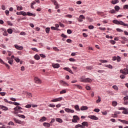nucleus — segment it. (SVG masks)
<instances>
[{
    "label": "nucleus",
    "mask_w": 128,
    "mask_h": 128,
    "mask_svg": "<svg viewBox=\"0 0 128 128\" xmlns=\"http://www.w3.org/2000/svg\"><path fill=\"white\" fill-rule=\"evenodd\" d=\"M113 24H120V26H127L128 28V24L124 22L122 20H114L112 21Z\"/></svg>",
    "instance_id": "obj_1"
},
{
    "label": "nucleus",
    "mask_w": 128,
    "mask_h": 128,
    "mask_svg": "<svg viewBox=\"0 0 128 128\" xmlns=\"http://www.w3.org/2000/svg\"><path fill=\"white\" fill-rule=\"evenodd\" d=\"M34 80L36 84H42V80H40V79L38 77H34Z\"/></svg>",
    "instance_id": "obj_2"
},
{
    "label": "nucleus",
    "mask_w": 128,
    "mask_h": 128,
    "mask_svg": "<svg viewBox=\"0 0 128 128\" xmlns=\"http://www.w3.org/2000/svg\"><path fill=\"white\" fill-rule=\"evenodd\" d=\"M60 100H62V97H60L58 98H56V99H54L51 100L52 102H60Z\"/></svg>",
    "instance_id": "obj_3"
},
{
    "label": "nucleus",
    "mask_w": 128,
    "mask_h": 128,
    "mask_svg": "<svg viewBox=\"0 0 128 128\" xmlns=\"http://www.w3.org/2000/svg\"><path fill=\"white\" fill-rule=\"evenodd\" d=\"M82 20H86V17H84V15H80L79 18L78 19V22H84Z\"/></svg>",
    "instance_id": "obj_4"
},
{
    "label": "nucleus",
    "mask_w": 128,
    "mask_h": 128,
    "mask_svg": "<svg viewBox=\"0 0 128 128\" xmlns=\"http://www.w3.org/2000/svg\"><path fill=\"white\" fill-rule=\"evenodd\" d=\"M88 118H90L91 120H98V118L94 116L90 115L88 116Z\"/></svg>",
    "instance_id": "obj_5"
},
{
    "label": "nucleus",
    "mask_w": 128,
    "mask_h": 128,
    "mask_svg": "<svg viewBox=\"0 0 128 128\" xmlns=\"http://www.w3.org/2000/svg\"><path fill=\"white\" fill-rule=\"evenodd\" d=\"M78 116H73V120H72V122H78Z\"/></svg>",
    "instance_id": "obj_6"
},
{
    "label": "nucleus",
    "mask_w": 128,
    "mask_h": 128,
    "mask_svg": "<svg viewBox=\"0 0 128 128\" xmlns=\"http://www.w3.org/2000/svg\"><path fill=\"white\" fill-rule=\"evenodd\" d=\"M64 110H66V112H70L71 114H74V110L70 109L68 108H66Z\"/></svg>",
    "instance_id": "obj_7"
},
{
    "label": "nucleus",
    "mask_w": 128,
    "mask_h": 128,
    "mask_svg": "<svg viewBox=\"0 0 128 128\" xmlns=\"http://www.w3.org/2000/svg\"><path fill=\"white\" fill-rule=\"evenodd\" d=\"M52 2L54 3V6H56V8L58 9V8H60V6H58V2L56 0H51Z\"/></svg>",
    "instance_id": "obj_8"
},
{
    "label": "nucleus",
    "mask_w": 128,
    "mask_h": 128,
    "mask_svg": "<svg viewBox=\"0 0 128 128\" xmlns=\"http://www.w3.org/2000/svg\"><path fill=\"white\" fill-rule=\"evenodd\" d=\"M60 82L64 86H68V84L64 80H60Z\"/></svg>",
    "instance_id": "obj_9"
},
{
    "label": "nucleus",
    "mask_w": 128,
    "mask_h": 128,
    "mask_svg": "<svg viewBox=\"0 0 128 128\" xmlns=\"http://www.w3.org/2000/svg\"><path fill=\"white\" fill-rule=\"evenodd\" d=\"M15 112H18V110H22V108L19 106H16L14 108Z\"/></svg>",
    "instance_id": "obj_10"
},
{
    "label": "nucleus",
    "mask_w": 128,
    "mask_h": 128,
    "mask_svg": "<svg viewBox=\"0 0 128 128\" xmlns=\"http://www.w3.org/2000/svg\"><path fill=\"white\" fill-rule=\"evenodd\" d=\"M52 66L54 68H60V64H52Z\"/></svg>",
    "instance_id": "obj_11"
},
{
    "label": "nucleus",
    "mask_w": 128,
    "mask_h": 128,
    "mask_svg": "<svg viewBox=\"0 0 128 128\" xmlns=\"http://www.w3.org/2000/svg\"><path fill=\"white\" fill-rule=\"evenodd\" d=\"M14 120L16 122V124H22V121L16 119V118H13Z\"/></svg>",
    "instance_id": "obj_12"
},
{
    "label": "nucleus",
    "mask_w": 128,
    "mask_h": 128,
    "mask_svg": "<svg viewBox=\"0 0 128 128\" xmlns=\"http://www.w3.org/2000/svg\"><path fill=\"white\" fill-rule=\"evenodd\" d=\"M14 47L16 48L17 50H22L24 48L22 46H20L18 45H14Z\"/></svg>",
    "instance_id": "obj_13"
},
{
    "label": "nucleus",
    "mask_w": 128,
    "mask_h": 128,
    "mask_svg": "<svg viewBox=\"0 0 128 128\" xmlns=\"http://www.w3.org/2000/svg\"><path fill=\"white\" fill-rule=\"evenodd\" d=\"M88 110V108L87 106H82L80 107V110Z\"/></svg>",
    "instance_id": "obj_14"
},
{
    "label": "nucleus",
    "mask_w": 128,
    "mask_h": 128,
    "mask_svg": "<svg viewBox=\"0 0 128 128\" xmlns=\"http://www.w3.org/2000/svg\"><path fill=\"white\" fill-rule=\"evenodd\" d=\"M46 118L45 116H42V118H41L39 120V122H46Z\"/></svg>",
    "instance_id": "obj_15"
},
{
    "label": "nucleus",
    "mask_w": 128,
    "mask_h": 128,
    "mask_svg": "<svg viewBox=\"0 0 128 128\" xmlns=\"http://www.w3.org/2000/svg\"><path fill=\"white\" fill-rule=\"evenodd\" d=\"M118 120H119V122H122V124H128V121H126V120H122L120 119H118Z\"/></svg>",
    "instance_id": "obj_16"
},
{
    "label": "nucleus",
    "mask_w": 128,
    "mask_h": 128,
    "mask_svg": "<svg viewBox=\"0 0 128 128\" xmlns=\"http://www.w3.org/2000/svg\"><path fill=\"white\" fill-rule=\"evenodd\" d=\"M82 126H88V123L86 122H84L82 123Z\"/></svg>",
    "instance_id": "obj_17"
},
{
    "label": "nucleus",
    "mask_w": 128,
    "mask_h": 128,
    "mask_svg": "<svg viewBox=\"0 0 128 128\" xmlns=\"http://www.w3.org/2000/svg\"><path fill=\"white\" fill-rule=\"evenodd\" d=\"M43 126L46 128H50V124L48 122H44Z\"/></svg>",
    "instance_id": "obj_18"
},
{
    "label": "nucleus",
    "mask_w": 128,
    "mask_h": 128,
    "mask_svg": "<svg viewBox=\"0 0 128 128\" xmlns=\"http://www.w3.org/2000/svg\"><path fill=\"white\" fill-rule=\"evenodd\" d=\"M122 114H128V109L125 108V110H123Z\"/></svg>",
    "instance_id": "obj_19"
},
{
    "label": "nucleus",
    "mask_w": 128,
    "mask_h": 128,
    "mask_svg": "<svg viewBox=\"0 0 128 128\" xmlns=\"http://www.w3.org/2000/svg\"><path fill=\"white\" fill-rule=\"evenodd\" d=\"M26 16H36V14H33L32 12H28L26 13Z\"/></svg>",
    "instance_id": "obj_20"
},
{
    "label": "nucleus",
    "mask_w": 128,
    "mask_h": 128,
    "mask_svg": "<svg viewBox=\"0 0 128 128\" xmlns=\"http://www.w3.org/2000/svg\"><path fill=\"white\" fill-rule=\"evenodd\" d=\"M92 80L90 78H85V80L84 81V82H92Z\"/></svg>",
    "instance_id": "obj_21"
},
{
    "label": "nucleus",
    "mask_w": 128,
    "mask_h": 128,
    "mask_svg": "<svg viewBox=\"0 0 128 128\" xmlns=\"http://www.w3.org/2000/svg\"><path fill=\"white\" fill-rule=\"evenodd\" d=\"M86 80V78H84V76H82L80 78V82H84V80Z\"/></svg>",
    "instance_id": "obj_22"
},
{
    "label": "nucleus",
    "mask_w": 128,
    "mask_h": 128,
    "mask_svg": "<svg viewBox=\"0 0 128 128\" xmlns=\"http://www.w3.org/2000/svg\"><path fill=\"white\" fill-rule=\"evenodd\" d=\"M111 4H118V0H113L112 1Z\"/></svg>",
    "instance_id": "obj_23"
},
{
    "label": "nucleus",
    "mask_w": 128,
    "mask_h": 128,
    "mask_svg": "<svg viewBox=\"0 0 128 128\" xmlns=\"http://www.w3.org/2000/svg\"><path fill=\"white\" fill-rule=\"evenodd\" d=\"M56 122H60V124L62 122V120L60 118H56Z\"/></svg>",
    "instance_id": "obj_24"
},
{
    "label": "nucleus",
    "mask_w": 128,
    "mask_h": 128,
    "mask_svg": "<svg viewBox=\"0 0 128 128\" xmlns=\"http://www.w3.org/2000/svg\"><path fill=\"white\" fill-rule=\"evenodd\" d=\"M34 58H35V60H40V57L38 54H36L34 56Z\"/></svg>",
    "instance_id": "obj_25"
},
{
    "label": "nucleus",
    "mask_w": 128,
    "mask_h": 128,
    "mask_svg": "<svg viewBox=\"0 0 128 128\" xmlns=\"http://www.w3.org/2000/svg\"><path fill=\"white\" fill-rule=\"evenodd\" d=\"M74 108L78 112H80V107L78 106V105L75 106H74Z\"/></svg>",
    "instance_id": "obj_26"
},
{
    "label": "nucleus",
    "mask_w": 128,
    "mask_h": 128,
    "mask_svg": "<svg viewBox=\"0 0 128 128\" xmlns=\"http://www.w3.org/2000/svg\"><path fill=\"white\" fill-rule=\"evenodd\" d=\"M17 116H18L19 118H26V116L22 114H17Z\"/></svg>",
    "instance_id": "obj_27"
},
{
    "label": "nucleus",
    "mask_w": 128,
    "mask_h": 128,
    "mask_svg": "<svg viewBox=\"0 0 128 128\" xmlns=\"http://www.w3.org/2000/svg\"><path fill=\"white\" fill-rule=\"evenodd\" d=\"M76 128H84V126H82L80 124H78L75 126Z\"/></svg>",
    "instance_id": "obj_28"
},
{
    "label": "nucleus",
    "mask_w": 128,
    "mask_h": 128,
    "mask_svg": "<svg viewBox=\"0 0 128 128\" xmlns=\"http://www.w3.org/2000/svg\"><path fill=\"white\" fill-rule=\"evenodd\" d=\"M98 100H96V104H98V102H100L101 100H102V99L100 98V96H98Z\"/></svg>",
    "instance_id": "obj_29"
},
{
    "label": "nucleus",
    "mask_w": 128,
    "mask_h": 128,
    "mask_svg": "<svg viewBox=\"0 0 128 128\" xmlns=\"http://www.w3.org/2000/svg\"><path fill=\"white\" fill-rule=\"evenodd\" d=\"M112 88L114 90H118V87L116 85L113 86Z\"/></svg>",
    "instance_id": "obj_30"
},
{
    "label": "nucleus",
    "mask_w": 128,
    "mask_h": 128,
    "mask_svg": "<svg viewBox=\"0 0 128 128\" xmlns=\"http://www.w3.org/2000/svg\"><path fill=\"white\" fill-rule=\"evenodd\" d=\"M120 74H124L125 76H126V72L123 70H120Z\"/></svg>",
    "instance_id": "obj_31"
},
{
    "label": "nucleus",
    "mask_w": 128,
    "mask_h": 128,
    "mask_svg": "<svg viewBox=\"0 0 128 128\" xmlns=\"http://www.w3.org/2000/svg\"><path fill=\"white\" fill-rule=\"evenodd\" d=\"M1 108H2L3 110H8V108L6 106H2Z\"/></svg>",
    "instance_id": "obj_32"
},
{
    "label": "nucleus",
    "mask_w": 128,
    "mask_h": 128,
    "mask_svg": "<svg viewBox=\"0 0 128 128\" xmlns=\"http://www.w3.org/2000/svg\"><path fill=\"white\" fill-rule=\"evenodd\" d=\"M112 104L113 106H118V102L114 101L112 102Z\"/></svg>",
    "instance_id": "obj_33"
},
{
    "label": "nucleus",
    "mask_w": 128,
    "mask_h": 128,
    "mask_svg": "<svg viewBox=\"0 0 128 128\" xmlns=\"http://www.w3.org/2000/svg\"><path fill=\"white\" fill-rule=\"evenodd\" d=\"M114 8H115V10H116V12H118V10H120V6H114Z\"/></svg>",
    "instance_id": "obj_34"
},
{
    "label": "nucleus",
    "mask_w": 128,
    "mask_h": 128,
    "mask_svg": "<svg viewBox=\"0 0 128 128\" xmlns=\"http://www.w3.org/2000/svg\"><path fill=\"white\" fill-rule=\"evenodd\" d=\"M50 30V28H46V34H49Z\"/></svg>",
    "instance_id": "obj_35"
},
{
    "label": "nucleus",
    "mask_w": 128,
    "mask_h": 128,
    "mask_svg": "<svg viewBox=\"0 0 128 128\" xmlns=\"http://www.w3.org/2000/svg\"><path fill=\"white\" fill-rule=\"evenodd\" d=\"M65 18H72V16L71 14H67L65 16Z\"/></svg>",
    "instance_id": "obj_36"
},
{
    "label": "nucleus",
    "mask_w": 128,
    "mask_h": 128,
    "mask_svg": "<svg viewBox=\"0 0 128 128\" xmlns=\"http://www.w3.org/2000/svg\"><path fill=\"white\" fill-rule=\"evenodd\" d=\"M66 90H62L61 92H60V94H66Z\"/></svg>",
    "instance_id": "obj_37"
},
{
    "label": "nucleus",
    "mask_w": 128,
    "mask_h": 128,
    "mask_svg": "<svg viewBox=\"0 0 128 128\" xmlns=\"http://www.w3.org/2000/svg\"><path fill=\"white\" fill-rule=\"evenodd\" d=\"M17 10H22V6H17Z\"/></svg>",
    "instance_id": "obj_38"
},
{
    "label": "nucleus",
    "mask_w": 128,
    "mask_h": 128,
    "mask_svg": "<svg viewBox=\"0 0 128 128\" xmlns=\"http://www.w3.org/2000/svg\"><path fill=\"white\" fill-rule=\"evenodd\" d=\"M7 32H8V34H12V30L11 28H9L7 30Z\"/></svg>",
    "instance_id": "obj_39"
},
{
    "label": "nucleus",
    "mask_w": 128,
    "mask_h": 128,
    "mask_svg": "<svg viewBox=\"0 0 128 128\" xmlns=\"http://www.w3.org/2000/svg\"><path fill=\"white\" fill-rule=\"evenodd\" d=\"M109 12H110V14H116V10H110Z\"/></svg>",
    "instance_id": "obj_40"
},
{
    "label": "nucleus",
    "mask_w": 128,
    "mask_h": 128,
    "mask_svg": "<svg viewBox=\"0 0 128 128\" xmlns=\"http://www.w3.org/2000/svg\"><path fill=\"white\" fill-rule=\"evenodd\" d=\"M14 60H16V62H20V60L18 58H15Z\"/></svg>",
    "instance_id": "obj_41"
},
{
    "label": "nucleus",
    "mask_w": 128,
    "mask_h": 128,
    "mask_svg": "<svg viewBox=\"0 0 128 128\" xmlns=\"http://www.w3.org/2000/svg\"><path fill=\"white\" fill-rule=\"evenodd\" d=\"M48 106L50 108H56V105L54 104H50Z\"/></svg>",
    "instance_id": "obj_42"
},
{
    "label": "nucleus",
    "mask_w": 128,
    "mask_h": 128,
    "mask_svg": "<svg viewBox=\"0 0 128 128\" xmlns=\"http://www.w3.org/2000/svg\"><path fill=\"white\" fill-rule=\"evenodd\" d=\"M120 78H122V80H124V78H126V76H124V74L120 75Z\"/></svg>",
    "instance_id": "obj_43"
},
{
    "label": "nucleus",
    "mask_w": 128,
    "mask_h": 128,
    "mask_svg": "<svg viewBox=\"0 0 128 128\" xmlns=\"http://www.w3.org/2000/svg\"><path fill=\"white\" fill-rule=\"evenodd\" d=\"M54 50H55L56 52H60V49L56 47L53 48Z\"/></svg>",
    "instance_id": "obj_44"
},
{
    "label": "nucleus",
    "mask_w": 128,
    "mask_h": 128,
    "mask_svg": "<svg viewBox=\"0 0 128 128\" xmlns=\"http://www.w3.org/2000/svg\"><path fill=\"white\" fill-rule=\"evenodd\" d=\"M105 66H106V68H112V66L110 64L106 65Z\"/></svg>",
    "instance_id": "obj_45"
},
{
    "label": "nucleus",
    "mask_w": 128,
    "mask_h": 128,
    "mask_svg": "<svg viewBox=\"0 0 128 128\" xmlns=\"http://www.w3.org/2000/svg\"><path fill=\"white\" fill-rule=\"evenodd\" d=\"M6 92H0V94L1 96H6Z\"/></svg>",
    "instance_id": "obj_46"
},
{
    "label": "nucleus",
    "mask_w": 128,
    "mask_h": 128,
    "mask_svg": "<svg viewBox=\"0 0 128 128\" xmlns=\"http://www.w3.org/2000/svg\"><path fill=\"white\" fill-rule=\"evenodd\" d=\"M100 62H102V63H105V62H108V60H99Z\"/></svg>",
    "instance_id": "obj_47"
},
{
    "label": "nucleus",
    "mask_w": 128,
    "mask_h": 128,
    "mask_svg": "<svg viewBox=\"0 0 128 128\" xmlns=\"http://www.w3.org/2000/svg\"><path fill=\"white\" fill-rule=\"evenodd\" d=\"M124 104L125 106H128V100H124Z\"/></svg>",
    "instance_id": "obj_48"
},
{
    "label": "nucleus",
    "mask_w": 128,
    "mask_h": 128,
    "mask_svg": "<svg viewBox=\"0 0 128 128\" xmlns=\"http://www.w3.org/2000/svg\"><path fill=\"white\" fill-rule=\"evenodd\" d=\"M21 14H22V16H26V13L24 11H21Z\"/></svg>",
    "instance_id": "obj_49"
},
{
    "label": "nucleus",
    "mask_w": 128,
    "mask_h": 128,
    "mask_svg": "<svg viewBox=\"0 0 128 128\" xmlns=\"http://www.w3.org/2000/svg\"><path fill=\"white\" fill-rule=\"evenodd\" d=\"M61 36H62V38H68V36H67L66 35H65V34H61Z\"/></svg>",
    "instance_id": "obj_50"
},
{
    "label": "nucleus",
    "mask_w": 128,
    "mask_h": 128,
    "mask_svg": "<svg viewBox=\"0 0 128 128\" xmlns=\"http://www.w3.org/2000/svg\"><path fill=\"white\" fill-rule=\"evenodd\" d=\"M94 26L90 25L88 26V28L90 30H94Z\"/></svg>",
    "instance_id": "obj_51"
},
{
    "label": "nucleus",
    "mask_w": 128,
    "mask_h": 128,
    "mask_svg": "<svg viewBox=\"0 0 128 128\" xmlns=\"http://www.w3.org/2000/svg\"><path fill=\"white\" fill-rule=\"evenodd\" d=\"M116 60L118 62H120V57L119 56H117Z\"/></svg>",
    "instance_id": "obj_52"
},
{
    "label": "nucleus",
    "mask_w": 128,
    "mask_h": 128,
    "mask_svg": "<svg viewBox=\"0 0 128 128\" xmlns=\"http://www.w3.org/2000/svg\"><path fill=\"white\" fill-rule=\"evenodd\" d=\"M8 124L9 126H14V124L12 122H9Z\"/></svg>",
    "instance_id": "obj_53"
},
{
    "label": "nucleus",
    "mask_w": 128,
    "mask_h": 128,
    "mask_svg": "<svg viewBox=\"0 0 128 128\" xmlns=\"http://www.w3.org/2000/svg\"><path fill=\"white\" fill-rule=\"evenodd\" d=\"M25 107L26 108H32V105L30 104H27L25 106Z\"/></svg>",
    "instance_id": "obj_54"
},
{
    "label": "nucleus",
    "mask_w": 128,
    "mask_h": 128,
    "mask_svg": "<svg viewBox=\"0 0 128 128\" xmlns=\"http://www.w3.org/2000/svg\"><path fill=\"white\" fill-rule=\"evenodd\" d=\"M110 44H116V41L114 40H111L110 41Z\"/></svg>",
    "instance_id": "obj_55"
},
{
    "label": "nucleus",
    "mask_w": 128,
    "mask_h": 128,
    "mask_svg": "<svg viewBox=\"0 0 128 128\" xmlns=\"http://www.w3.org/2000/svg\"><path fill=\"white\" fill-rule=\"evenodd\" d=\"M7 24H8V26H12V22H10V21H8L7 22Z\"/></svg>",
    "instance_id": "obj_56"
},
{
    "label": "nucleus",
    "mask_w": 128,
    "mask_h": 128,
    "mask_svg": "<svg viewBox=\"0 0 128 128\" xmlns=\"http://www.w3.org/2000/svg\"><path fill=\"white\" fill-rule=\"evenodd\" d=\"M13 104H14V106H20V103H18L16 102H14Z\"/></svg>",
    "instance_id": "obj_57"
},
{
    "label": "nucleus",
    "mask_w": 128,
    "mask_h": 128,
    "mask_svg": "<svg viewBox=\"0 0 128 128\" xmlns=\"http://www.w3.org/2000/svg\"><path fill=\"white\" fill-rule=\"evenodd\" d=\"M72 32V30H67V34H70Z\"/></svg>",
    "instance_id": "obj_58"
},
{
    "label": "nucleus",
    "mask_w": 128,
    "mask_h": 128,
    "mask_svg": "<svg viewBox=\"0 0 128 128\" xmlns=\"http://www.w3.org/2000/svg\"><path fill=\"white\" fill-rule=\"evenodd\" d=\"M121 38L122 40H125L126 42H127V40H128V38H126V37L122 36V37H121Z\"/></svg>",
    "instance_id": "obj_59"
},
{
    "label": "nucleus",
    "mask_w": 128,
    "mask_h": 128,
    "mask_svg": "<svg viewBox=\"0 0 128 128\" xmlns=\"http://www.w3.org/2000/svg\"><path fill=\"white\" fill-rule=\"evenodd\" d=\"M100 109L98 108H95L94 110V112H100Z\"/></svg>",
    "instance_id": "obj_60"
},
{
    "label": "nucleus",
    "mask_w": 128,
    "mask_h": 128,
    "mask_svg": "<svg viewBox=\"0 0 128 128\" xmlns=\"http://www.w3.org/2000/svg\"><path fill=\"white\" fill-rule=\"evenodd\" d=\"M102 114L104 116H106V114H108V112L106 111L103 112H102Z\"/></svg>",
    "instance_id": "obj_61"
},
{
    "label": "nucleus",
    "mask_w": 128,
    "mask_h": 128,
    "mask_svg": "<svg viewBox=\"0 0 128 128\" xmlns=\"http://www.w3.org/2000/svg\"><path fill=\"white\" fill-rule=\"evenodd\" d=\"M124 10H128V4H126L124 7Z\"/></svg>",
    "instance_id": "obj_62"
},
{
    "label": "nucleus",
    "mask_w": 128,
    "mask_h": 128,
    "mask_svg": "<svg viewBox=\"0 0 128 128\" xmlns=\"http://www.w3.org/2000/svg\"><path fill=\"white\" fill-rule=\"evenodd\" d=\"M69 60H70V62H76L75 59H74V58H70L69 59Z\"/></svg>",
    "instance_id": "obj_63"
},
{
    "label": "nucleus",
    "mask_w": 128,
    "mask_h": 128,
    "mask_svg": "<svg viewBox=\"0 0 128 128\" xmlns=\"http://www.w3.org/2000/svg\"><path fill=\"white\" fill-rule=\"evenodd\" d=\"M128 100V96H124V100Z\"/></svg>",
    "instance_id": "obj_64"
}]
</instances>
